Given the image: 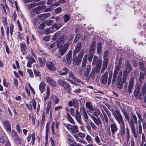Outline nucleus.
I'll return each mask as SVG.
<instances>
[{"instance_id":"obj_1","label":"nucleus","mask_w":146,"mask_h":146,"mask_svg":"<svg viewBox=\"0 0 146 146\" xmlns=\"http://www.w3.org/2000/svg\"><path fill=\"white\" fill-rule=\"evenodd\" d=\"M110 110L115 119L119 125L120 129L119 134L120 135L124 136L125 132V122L120 111L117 110L115 111L113 109H112Z\"/></svg>"},{"instance_id":"obj_2","label":"nucleus","mask_w":146,"mask_h":146,"mask_svg":"<svg viewBox=\"0 0 146 146\" xmlns=\"http://www.w3.org/2000/svg\"><path fill=\"white\" fill-rule=\"evenodd\" d=\"M122 61V59L121 58H120L117 61V63L116 65L115 66L113 74V79L112 80V84H114L116 81L117 76L119 73V72L118 73V71L121 68Z\"/></svg>"},{"instance_id":"obj_3","label":"nucleus","mask_w":146,"mask_h":146,"mask_svg":"<svg viewBox=\"0 0 146 146\" xmlns=\"http://www.w3.org/2000/svg\"><path fill=\"white\" fill-rule=\"evenodd\" d=\"M56 45L57 47L58 48V54L57 56L59 58H60L61 56L63 55L67 51L69 46V44L68 43L65 44L62 47V43L60 44V43H59L57 44Z\"/></svg>"},{"instance_id":"obj_4","label":"nucleus","mask_w":146,"mask_h":146,"mask_svg":"<svg viewBox=\"0 0 146 146\" xmlns=\"http://www.w3.org/2000/svg\"><path fill=\"white\" fill-rule=\"evenodd\" d=\"M85 53L84 50L82 49L80 52L77 56V58L76 55H73L72 61L74 62V64L75 65H79L81 63L82 59Z\"/></svg>"},{"instance_id":"obj_5","label":"nucleus","mask_w":146,"mask_h":146,"mask_svg":"<svg viewBox=\"0 0 146 146\" xmlns=\"http://www.w3.org/2000/svg\"><path fill=\"white\" fill-rule=\"evenodd\" d=\"M58 84L60 86H62L64 90L67 92L70 93V87L69 84L66 82L61 79L58 80Z\"/></svg>"},{"instance_id":"obj_6","label":"nucleus","mask_w":146,"mask_h":146,"mask_svg":"<svg viewBox=\"0 0 146 146\" xmlns=\"http://www.w3.org/2000/svg\"><path fill=\"white\" fill-rule=\"evenodd\" d=\"M134 83V78L133 77H131L129 81L128 88L126 90L127 92L129 94L132 93L133 90Z\"/></svg>"},{"instance_id":"obj_7","label":"nucleus","mask_w":146,"mask_h":146,"mask_svg":"<svg viewBox=\"0 0 146 146\" xmlns=\"http://www.w3.org/2000/svg\"><path fill=\"white\" fill-rule=\"evenodd\" d=\"M102 62V60L101 59H98L97 56H94L92 64V65H95L96 68H100Z\"/></svg>"},{"instance_id":"obj_8","label":"nucleus","mask_w":146,"mask_h":146,"mask_svg":"<svg viewBox=\"0 0 146 146\" xmlns=\"http://www.w3.org/2000/svg\"><path fill=\"white\" fill-rule=\"evenodd\" d=\"M131 118L128 122L129 126H135V124L137 125V119L136 115L135 114H132L131 115Z\"/></svg>"},{"instance_id":"obj_9","label":"nucleus","mask_w":146,"mask_h":146,"mask_svg":"<svg viewBox=\"0 0 146 146\" xmlns=\"http://www.w3.org/2000/svg\"><path fill=\"white\" fill-rule=\"evenodd\" d=\"M122 75V72L121 71H120L119 72L118 75L117 76L116 81L115 83L116 82V83L117 84V87L120 89H121L123 86L122 82H120V80L121 79Z\"/></svg>"},{"instance_id":"obj_10","label":"nucleus","mask_w":146,"mask_h":146,"mask_svg":"<svg viewBox=\"0 0 146 146\" xmlns=\"http://www.w3.org/2000/svg\"><path fill=\"white\" fill-rule=\"evenodd\" d=\"M80 112L81 114L83 115L84 121L85 122L87 121L88 117L84 106L81 105L80 108Z\"/></svg>"},{"instance_id":"obj_11","label":"nucleus","mask_w":146,"mask_h":146,"mask_svg":"<svg viewBox=\"0 0 146 146\" xmlns=\"http://www.w3.org/2000/svg\"><path fill=\"white\" fill-rule=\"evenodd\" d=\"M55 62H48L46 63V66L48 69L51 71L55 70L56 68L54 66Z\"/></svg>"},{"instance_id":"obj_12","label":"nucleus","mask_w":146,"mask_h":146,"mask_svg":"<svg viewBox=\"0 0 146 146\" xmlns=\"http://www.w3.org/2000/svg\"><path fill=\"white\" fill-rule=\"evenodd\" d=\"M42 6H38L33 9L32 11L33 13H36V14H38L40 13L41 10L43 9H45L46 8V5H42Z\"/></svg>"},{"instance_id":"obj_13","label":"nucleus","mask_w":146,"mask_h":146,"mask_svg":"<svg viewBox=\"0 0 146 146\" xmlns=\"http://www.w3.org/2000/svg\"><path fill=\"white\" fill-rule=\"evenodd\" d=\"M73 117H75L76 120L80 124H82V121L81 120V117L80 113L79 112L78 110H76L75 114Z\"/></svg>"},{"instance_id":"obj_14","label":"nucleus","mask_w":146,"mask_h":146,"mask_svg":"<svg viewBox=\"0 0 146 146\" xmlns=\"http://www.w3.org/2000/svg\"><path fill=\"white\" fill-rule=\"evenodd\" d=\"M68 74V78L73 79L74 81L78 83L81 82V81L80 79L77 78L74 76V74L72 71H69Z\"/></svg>"},{"instance_id":"obj_15","label":"nucleus","mask_w":146,"mask_h":146,"mask_svg":"<svg viewBox=\"0 0 146 146\" xmlns=\"http://www.w3.org/2000/svg\"><path fill=\"white\" fill-rule=\"evenodd\" d=\"M108 74V72H106L102 75L100 79V82L102 84H105L107 83Z\"/></svg>"},{"instance_id":"obj_16","label":"nucleus","mask_w":146,"mask_h":146,"mask_svg":"<svg viewBox=\"0 0 146 146\" xmlns=\"http://www.w3.org/2000/svg\"><path fill=\"white\" fill-rule=\"evenodd\" d=\"M110 127L112 135L115 134L118 129L117 125L115 122H113V123L110 124Z\"/></svg>"},{"instance_id":"obj_17","label":"nucleus","mask_w":146,"mask_h":146,"mask_svg":"<svg viewBox=\"0 0 146 146\" xmlns=\"http://www.w3.org/2000/svg\"><path fill=\"white\" fill-rule=\"evenodd\" d=\"M46 80L48 84L54 87L56 86V82L52 78L49 76H47L46 78Z\"/></svg>"},{"instance_id":"obj_18","label":"nucleus","mask_w":146,"mask_h":146,"mask_svg":"<svg viewBox=\"0 0 146 146\" xmlns=\"http://www.w3.org/2000/svg\"><path fill=\"white\" fill-rule=\"evenodd\" d=\"M81 43L79 42L75 46V49L73 52V55H76V54L79 52L82 48Z\"/></svg>"},{"instance_id":"obj_19","label":"nucleus","mask_w":146,"mask_h":146,"mask_svg":"<svg viewBox=\"0 0 146 146\" xmlns=\"http://www.w3.org/2000/svg\"><path fill=\"white\" fill-rule=\"evenodd\" d=\"M28 62L27 64V67L31 68V64H32L35 63L36 62L35 59L32 57L30 56L28 58Z\"/></svg>"},{"instance_id":"obj_20","label":"nucleus","mask_w":146,"mask_h":146,"mask_svg":"<svg viewBox=\"0 0 146 146\" xmlns=\"http://www.w3.org/2000/svg\"><path fill=\"white\" fill-rule=\"evenodd\" d=\"M45 3V2L44 1H42L39 2L38 3H36L28 4L27 5V7L29 9H31L39 4L44 5Z\"/></svg>"},{"instance_id":"obj_21","label":"nucleus","mask_w":146,"mask_h":146,"mask_svg":"<svg viewBox=\"0 0 146 146\" xmlns=\"http://www.w3.org/2000/svg\"><path fill=\"white\" fill-rule=\"evenodd\" d=\"M90 117L96 125H98L100 124H102L101 121L99 118H96L93 115H91Z\"/></svg>"},{"instance_id":"obj_22","label":"nucleus","mask_w":146,"mask_h":146,"mask_svg":"<svg viewBox=\"0 0 146 146\" xmlns=\"http://www.w3.org/2000/svg\"><path fill=\"white\" fill-rule=\"evenodd\" d=\"M3 123L7 131H10L11 130V126L9 121L8 120L5 121L3 122Z\"/></svg>"},{"instance_id":"obj_23","label":"nucleus","mask_w":146,"mask_h":146,"mask_svg":"<svg viewBox=\"0 0 146 146\" xmlns=\"http://www.w3.org/2000/svg\"><path fill=\"white\" fill-rule=\"evenodd\" d=\"M45 56H43L42 58L41 57H38V59L40 65V66L42 67L44 66L45 63L46 62V60L45 59Z\"/></svg>"},{"instance_id":"obj_24","label":"nucleus","mask_w":146,"mask_h":146,"mask_svg":"<svg viewBox=\"0 0 146 146\" xmlns=\"http://www.w3.org/2000/svg\"><path fill=\"white\" fill-rule=\"evenodd\" d=\"M85 106L86 108L90 110V112L94 111V107L91 104V103L89 101L86 102L85 104Z\"/></svg>"},{"instance_id":"obj_25","label":"nucleus","mask_w":146,"mask_h":146,"mask_svg":"<svg viewBox=\"0 0 146 146\" xmlns=\"http://www.w3.org/2000/svg\"><path fill=\"white\" fill-rule=\"evenodd\" d=\"M66 36H61L57 40V44L60 43V44L62 43L63 45L66 39Z\"/></svg>"},{"instance_id":"obj_26","label":"nucleus","mask_w":146,"mask_h":146,"mask_svg":"<svg viewBox=\"0 0 146 146\" xmlns=\"http://www.w3.org/2000/svg\"><path fill=\"white\" fill-rule=\"evenodd\" d=\"M91 68V66L90 65H87L84 71V75L85 77H87L88 76Z\"/></svg>"},{"instance_id":"obj_27","label":"nucleus","mask_w":146,"mask_h":146,"mask_svg":"<svg viewBox=\"0 0 146 146\" xmlns=\"http://www.w3.org/2000/svg\"><path fill=\"white\" fill-rule=\"evenodd\" d=\"M146 76V74L145 75V72H141L139 76V82L142 83L143 82L144 80V76Z\"/></svg>"},{"instance_id":"obj_28","label":"nucleus","mask_w":146,"mask_h":146,"mask_svg":"<svg viewBox=\"0 0 146 146\" xmlns=\"http://www.w3.org/2000/svg\"><path fill=\"white\" fill-rule=\"evenodd\" d=\"M50 99L53 101V103L55 104L58 103L60 101L59 98L57 96L55 95L51 96Z\"/></svg>"},{"instance_id":"obj_29","label":"nucleus","mask_w":146,"mask_h":146,"mask_svg":"<svg viewBox=\"0 0 146 146\" xmlns=\"http://www.w3.org/2000/svg\"><path fill=\"white\" fill-rule=\"evenodd\" d=\"M130 72L125 70H124L123 72V83H125L127 80V76L129 74Z\"/></svg>"},{"instance_id":"obj_30","label":"nucleus","mask_w":146,"mask_h":146,"mask_svg":"<svg viewBox=\"0 0 146 146\" xmlns=\"http://www.w3.org/2000/svg\"><path fill=\"white\" fill-rule=\"evenodd\" d=\"M45 89V85L43 81H42L39 85V89L41 93H42Z\"/></svg>"},{"instance_id":"obj_31","label":"nucleus","mask_w":146,"mask_h":146,"mask_svg":"<svg viewBox=\"0 0 146 146\" xmlns=\"http://www.w3.org/2000/svg\"><path fill=\"white\" fill-rule=\"evenodd\" d=\"M73 106L76 110H78L79 108V102L76 99H73Z\"/></svg>"},{"instance_id":"obj_32","label":"nucleus","mask_w":146,"mask_h":146,"mask_svg":"<svg viewBox=\"0 0 146 146\" xmlns=\"http://www.w3.org/2000/svg\"><path fill=\"white\" fill-rule=\"evenodd\" d=\"M66 118L72 124H75V122L72 117L68 113H67Z\"/></svg>"},{"instance_id":"obj_33","label":"nucleus","mask_w":146,"mask_h":146,"mask_svg":"<svg viewBox=\"0 0 146 146\" xmlns=\"http://www.w3.org/2000/svg\"><path fill=\"white\" fill-rule=\"evenodd\" d=\"M87 55L86 54L83 58L82 61V63L81 66L82 67H84L86 66V64L87 61Z\"/></svg>"},{"instance_id":"obj_34","label":"nucleus","mask_w":146,"mask_h":146,"mask_svg":"<svg viewBox=\"0 0 146 146\" xmlns=\"http://www.w3.org/2000/svg\"><path fill=\"white\" fill-rule=\"evenodd\" d=\"M141 72H145V75L146 74V68H145L142 62L139 63Z\"/></svg>"},{"instance_id":"obj_35","label":"nucleus","mask_w":146,"mask_h":146,"mask_svg":"<svg viewBox=\"0 0 146 146\" xmlns=\"http://www.w3.org/2000/svg\"><path fill=\"white\" fill-rule=\"evenodd\" d=\"M138 127L137 128V133L140 134H141L142 132V128L141 125V123L138 121Z\"/></svg>"},{"instance_id":"obj_36","label":"nucleus","mask_w":146,"mask_h":146,"mask_svg":"<svg viewBox=\"0 0 146 146\" xmlns=\"http://www.w3.org/2000/svg\"><path fill=\"white\" fill-rule=\"evenodd\" d=\"M93 115H94L96 117L98 116L100 114V111L99 109L98 108H96L95 110L94 109V111H91Z\"/></svg>"},{"instance_id":"obj_37","label":"nucleus","mask_w":146,"mask_h":146,"mask_svg":"<svg viewBox=\"0 0 146 146\" xmlns=\"http://www.w3.org/2000/svg\"><path fill=\"white\" fill-rule=\"evenodd\" d=\"M62 70L64 72L61 71L60 72V75L62 76L65 75L67 73L68 74L70 71L66 67L63 68L62 69Z\"/></svg>"},{"instance_id":"obj_38","label":"nucleus","mask_w":146,"mask_h":146,"mask_svg":"<svg viewBox=\"0 0 146 146\" xmlns=\"http://www.w3.org/2000/svg\"><path fill=\"white\" fill-rule=\"evenodd\" d=\"M140 90V87L139 86L136 87L134 91V94L135 96L137 97L138 96Z\"/></svg>"},{"instance_id":"obj_39","label":"nucleus","mask_w":146,"mask_h":146,"mask_svg":"<svg viewBox=\"0 0 146 146\" xmlns=\"http://www.w3.org/2000/svg\"><path fill=\"white\" fill-rule=\"evenodd\" d=\"M71 132L73 134H75L79 132V130L78 129V127L77 126L73 125V127L71 130Z\"/></svg>"},{"instance_id":"obj_40","label":"nucleus","mask_w":146,"mask_h":146,"mask_svg":"<svg viewBox=\"0 0 146 146\" xmlns=\"http://www.w3.org/2000/svg\"><path fill=\"white\" fill-rule=\"evenodd\" d=\"M102 50V44L99 42L98 43L97 46V52L98 54H100Z\"/></svg>"},{"instance_id":"obj_41","label":"nucleus","mask_w":146,"mask_h":146,"mask_svg":"<svg viewBox=\"0 0 146 146\" xmlns=\"http://www.w3.org/2000/svg\"><path fill=\"white\" fill-rule=\"evenodd\" d=\"M96 42L95 41L92 42L90 46L89 50L94 51L96 48Z\"/></svg>"},{"instance_id":"obj_42","label":"nucleus","mask_w":146,"mask_h":146,"mask_svg":"<svg viewBox=\"0 0 146 146\" xmlns=\"http://www.w3.org/2000/svg\"><path fill=\"white\" fill-rule=\"evenodd\" d=\"M15 139L16 140V142L17 144H21L22 143V140L17 135L15 136L14 137Z\"/></svg>"},{"instance_id":"obj_43","label":"nucleus","mask_w":146,"mask_h":146,"mask_svg":"<svg viewBox=\"0 0 146 146\" xmlns=\"http://www.w3.org/2000/svg\"><path fill=\"white\" fill-rule=\"evenodd\" d=\"M112 75H113L112 72L111 71H110L109 72V74L108 80V84L109 85H110L111 83L112 77Z\"/></svg>"},{"instance_id":"obj_44","label":"nucleus","mask_w":146,"mask_h":146,"mask_svg":"<svg viewBox=\"0 0 146 146\" xmlns=\"http://www.w3.org/2000/svg\"><path fill=\"white\" fill-rule=\"evenodd\" d=\"M54 28L53 27H51L49 28L48 29H45V33L47 34H48L50 33H52L54 31Z\"/></svg>"},{"instance_id":"obj_45","label":"nucleus","mask_w":146,"mask_h":146,"mask_svg":"<svg viewBox=\"0 0 146 146\" xmlns=\"http://www.w3.org/2000/svg\"><path fill=\"white\" fill-rule=\"evenodd\" d=\"M46 90V96H45L44 98V100L45 102H46V100L48 98L50 91V89L48 88H47Z\"/></svg>"},{"instance_id":"obj_46","label":"nucleus","mask_w":146,"mask_h":146,"mask_svg":"<svg viewBox=\"0 0 146 146\" xmlns=\"http://www.w3.org/2000/svg\"><path fill=\"white\" fill-rule=\"evenodd\" d=\"M66 0H59L58 1L54 3V5L59 6L61 3H65Z\"/></svg>"},{"instance_id":"obj_47","label":"nucleus","mask_w":146,"mask_h":146,"mask_svg":"<svg viewBox=\"0 0 146 146\" xmlns=\"http://www.w3.org/2000/svg\"><path fill=\"white\" fill-rule=\"evenodd\" d=\"M64 18V23L67 22L70 19V17L68 15L65 14L63 16Z\"/></svg>"},{"instance_id":"obj_48","label":"nucleus","mask_w":146,"mask_h":146,"mask_svg":"<svg viewBox=\"0 0 146 146\" xmlns=\"http://www.w3.org/2000/svg\"><path fill=\"white\" fill-rule=\"evenodd\" d=\"M33 72L35 76H38L40 78V77L41 76V74L39 70L34 69L33 70Z\"/></svg>"},{"instance_id":"obj_49","label":"nucleus","mask_w":146,"mask_h":146,"mask_svg":"<svg viewBox=\"0 0 146 146\" xmlns=\"http://www.w3.org/2000/svg\"><path fill=\"white\" fill-rule=\"evenodd\" d=\"M85 139L89 143L92 144L93 142V140L92 139L91 137L89 135H87L86 136Z\"/></svg>"},{"instance_id":"obj_50","label":"nucleus","mask_w":146,"mask_h":146,"mask_svg":"<svg viewBox=\"0 0 146 146\" xmlns=\"http://www.w3.org/2000/svg\"><path fill=\"white\" fill-rule=\"evenodd\" d=\"M109 59L108 58H104V60L103 62V66L105 67H107Z\"/></svg>"},{"instance_id":"obj_51","label":"nucleus","mask_w":146,"mask_h":146,"mask_svg":"<svg viewBox=\"0 0 146 146\" xmlns=\"http://www.w3.org/2000/svg\"><path fill=\"white\" fill-rule=\"evenodd\" d=\"M132 69V68L131 65L129 63L127 64L125 70L131 72Z\"/></svg>"},{"instance_id":"obj_52","label":"nucleus","mask_w":146,"mask_h":146,"mask_svg":"<svg viewBox=\"0 0 146 146\" xmlns=\"http://www.w3.org/2000/svg\"><path fill=\"white\" fill-rule=\"evenodd\" d=\"M7 140H8L7 137L5 136H1L0 137V142L2 143H4L5 142H6Z\"/></svg>"},{"instance_id":"obj_53","label":"nucleus","mask_w":146,"mask_h":146,"mask_svg":"<svg viewBox=\"0 0 146 146\" xmlns=\"http://www.w3.org/2000/svg\"><path fill=\"white\" fill-rule=\"evenodd\" d=\"M51 105V101H49L48 102L47 107L46 108V113H48L49 112V109Z\"/></svg>"},{"instance_id":"obj_54","label":"nucleus","mask_w":146,"mask_h":146,"mask_svg":"<svg viewBox=\"0 0 146 146\" xmlns=\"http://www.w3.org/2000/svg\"><path fill=\"white\" fill-rule=\"evenodd\" d=\"M102 112L104 115V117H103L104 118L102 119V120H104H104L105 121L106 123L108 124V120L107 116L105 112H104L103 111H102Z\"/></svg>"},{"instance_id":"obj_55","label":"nucleus","mask_w":146,"mask_h":146,"mask_svg":"<svg viewBox=\"0 0 146 146\" xmlns=\"http://www.w3.org/2000/svg\"><path fill=\"white\" fill-rule=\"evenodd\" d=\"M27 71L29 75V76L31 78H33L34 77L33 74L32 70L31 69H27Z\"/></svg>"},{"instance_id":"obj_56","label":"nucleus","mask_w":146,"mask_h":146,"mask_svg":"<svg viewBox=\"0 0 146 146\" xmlns=\"http://www.w3.org/2000/svg\"><path fill=\"white\" fill-rule=\"evenodd\" d=\"M45 112H43L42 115V119L40 121H41V127L43 126L44 122L45 119Z\"/></svg>"},{"instance_id":"obj_57","label":"nucleus","mask_w":146,"mask_h":146,"mask_svg":"<svg viewBox=\"0 0 146 146\" xmlns=\"http://www.w3.org/2000/svg\"><path fill=\"white\" fill-rule=\"evenodd\" d=\"M21 50V52H24L26 49V45L22 43L20 44Z\"/></svg>"},{"instance_id":"obj_58","label":"nucleus","mask_w":146,"mask_h":146,"mask_svg":"<svg viewBox=\"0 0 146 146\" xmlns=\"http://www.w3.org/2000/svg\"><path fill=\"white\" fill-rule=\"evenodd\" d=\"M72 54V52L71 51H69L67 54L66 59H71V58Z\"/></svg>"},{"instance_id":"obj_59","label":"nucleus","mask_w":146,"mask_h":146,"mask_svg":"<svg viewBox=\"0 0 146 146\" xmlns=\"http://www.w3.org/2000/svg\"><path fill=\"white\" fill-rule=\"evenodd\" d=\"M142 93L144 94L146 93V83L144 84L142 87Z\"/></svg>"},{"instance_id":"obj_60","label":"nucleus","mask_w":146,"mask_h":146,"mask_svg":"<svg viewBox=\"0 0 146 146\" xmlns=\"http://www.w3.org/2000/svg\"><path fill=\"white\" fill-rule=\"evenodd\" d=\"M44 23L47 25L49 26L53 23V21L52 20H50L45 21Z\"/></svg>"},{"instance_id":"obj_61","label":"nucleus","mask_w":146,"mask_h":146,"mask_svg":"<svg viewBox=\"0 0 146 146\" xmlns=\"http://www.w3.org/2000/svg\"><path fill=\"white\" fill-rule=\"evenodd\" d=\"M95 142L97 144L100 145L101 144L100 143V139L99 137L98 136H96L95 138Z\"/></svg>"},{"instance_id":"obj_62","label":"nucleus","mask_w":146,"mask_h":146,"mask_svg":"<svg viewBox=\"0 0 146 146\" xmlns=\"http://www.w3.org/2000/svg\"><path fill=\"white\" fill-rule=\"evenodd\" d=\"M95 69H93L91 71L90 77L92 78H94L95 77V72H94Z\"/></svg>"},{"instance_id":"obj_63","label":"nucleus","mask_w":146,"mask_h":146,"mask_svg":"<svg viewBox=\"0 0 146 146\" xmlns=\"http://www.w3.org/2000/svg\"><path fill=\"white\" fill-rule=\"evenodd\" d=\"M61 34V32L60 31L57 32L54 35L53 38L56 39Z\"/></svg>"},{"instance_id":"obj_64","label":"nucleus","mask_w":146,"mask_h":146,"mask_svg":"<svg viewBox=\"0 0 146 146\" xmlns=\"http://www.w3.org/2000/svg\"><path fill=\"white\" fill-rule=\"evenodd\" d=\"M62 10V8L60 7H59L55 9L54 12L56 14H57L60 12Z\"/></svg>"}]
</instances>
